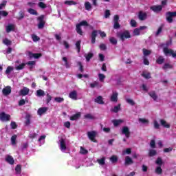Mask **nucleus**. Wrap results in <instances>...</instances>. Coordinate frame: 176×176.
I'll return each instance as SVG.
<instances>
[{
	"label": "nucleus",
	"mask_w": 176,
	"mask_h": 176,
	"mask_svg": "<svg viewBox=\"0 0 176 176\" xmlns=\"http://www.w3.org/2000/svg\"><path fill=\"white\" fill-rule=\"evenodd\" d=\"M173 43V40H169L166 42V43L161 44V47H163L166 46V47H164L163 52L164 53L165 56H168L170 54L173 57V58H175L176 57V52H174V50L173 49H168V46H171Z\"/></svg>",
	"instance_id": "f257e3e1"
},
{
	"label": "nucleus",
	"mask_w": 176,
	"mask_h": 176,
	"mask_svg": "<svg viewBox=\"0 0 176 176\" xmlns=\"http://www.w3.org/2000/svg\"><path fill=\"white\" fill-rule=\"evenodd\" d=\"M117 38H119L122 42H124L126 39H130V38H131V34H130L129 30H125L122 32L117 33Z\"/></svg>",
	"instance_id": "f03ea898"
},
{
	"label": "nucleus",
	"mask_w": 176,
	"mask_h": 176,
	"mask_svg": "<svg viewBox=\"0 0 176 176\" xmlns=\"http://www.w3.org/2000/svg\"><path fill=\"white\" fill-rule=\"evenodd\" d=\"M38 28V30H43L45 28V25L46 24V21H45V15L42 14L37 17Z\"/></svg>",
	"instance_id": "7ed1b4c3"
},
{
	"label": "nucleus",
	"mask_w": 176,
	"mask_h": 176,
	"mask_svg": "<svg viewBox=\"0 0 176 176\" xmlns=\"http://www.w3.org/2000/svg\"><path fill=\"white\" fill-rule=\"evenodd\" d=\"M87 137L90 141H92V142H97V140H96V137H97V131H88Z\"/></svg>",
	"instance_id": "20e7f679"
},
{
	"label": "nucleus",
	"mask_w": 176,
	"mask_h": 176,
	"mask_svg": "<svg viewBox=\"0 0 176 176\" xmlns=\"http://www.w3.org/2000/svg\"><path fill=\"white\" fill-rule=\"evenodd\" d=\"M173 17H176V11L175 12H167L166 13V21L168 23H173Z\"/></svg>",
	"instance_id": "39448f33"
},
{
	"label": "nucleus",
	"mask_w": 176,
	"mask_h": 176,
	"mask_svg": "<svg viewBox=\"0 0 176 176\" xmlns=\"http://www.w3.org/2000/svg\"><path fill=\"white\" fill-rule=\"evenodd\" d=\"M0 120H1V122H9L10 120V115L2 112L0 114Z\"/></svg>",
	"instance_id": "423d86ee"
},
{
	"label": "nucleus",
	"mask_w": 176,
	"mask_h": 176,
	"mask_svg": "<svg viewBox=\"0 0 176 176\" xmlns=\"http://www.w3.org/2000/svg\"><path fill=\"white\" fill-rule=\"evenodd\" d=\"M122 133L124 134L126 138H130L131 132L129 126H123Z\"/></svg>",
	"instance_id": "0eeeda50"
},
{
	"label": "nucleus",
	"mask_w": 176,
	"mask_h": 176,
	"mask_svg": "<svg viewBox=\"0 0 176 176\" xmlns=\"http://www.w3.org/2000/svg\"><path fill=\"white\" fill-rule=\"evenodd\" d=\"M138 19L140 20V21H144L148 19V14H146V12L140 11L138 14Z\"/></svg>",
	"instance_id": "6e6552de"
},
{
	"label": "nucleus",
	"mask_w": 176,
	"mask_h": 176,
	"mask_svg": "<svg viewBox=\"0 0 176 176\" xmlns=\"http://www.w3.org/2000/svg\"><path fill=\"white\" fill-rule=\"evenodd\" d=\"M150 10H153L155 13H159V12H162L163 10V6H153L150 7Z\"/></svg>",
	"instance_id": "1a4fd4ad"
},
{
	"label": "nucleus",
	"mask_w": 176,
	"mask_h": 176,
	"mask_svg": "<svg viewBox=\"0 0 176 176\" xmlns=\"http://www.w3.org/2000/svg\"><path fill=\"white\" fill-rule=\"evenodd\" d=\"M98 34V30H94L91 34V43L94 45L96 43V38H97V35Z\"/></svg>",
	"instance_id": "9d476101"
},
{
	"label": "nucleus",
	"mask_w": 176,
	"mask_h": 176,
	"mask_svg": "<svg viewBox=\"0 0 176 176\" xmlns=\"http://www.w3.org/2000/svg\"><path fill=\"white\" fill-rule=\"evenodd\" d=\"M2 93L3 96H9L12 93V87L10 86H7L3 89Z\"/></svg>",
	"instance_id": "9b49d317"
},
{
	"label": "nucleus",
	"mask_w": 176,
	"mask_h": 176,
	"mask_svg": "<svg viewBox=\"0 0 176 176\" xmlns=\"http://www.w3.org/2000/svg\"><path fill=\"white\" fill-rule=\"evenodd\" d=\"M69 97L72 100H74L75 101H76V100H78V92L76 90L71 91L69 94Z\"/></svg>",
	"instance_id": "f8f14e48"
},
{
	"label": "nucleus",
	"mask_w": 176,
	"mask_h": 176,
	"mask_svg": "<svg viewBox=\"0 0 176 176\" xmlns=\"http://www.w3.org/2000/svg\"><path fill=\"white\" fill-rule=\"evenodd\" d=\"M29 93L30 89L26 87H23V88L19 91L20 96H28Z\"/></svg>",
	"instance_id": "ddd939ff"
},
{
	"label": "nucleus",
	"mask_w": 176,
	"mask_h": 176,
	"mask_svg": "<svg viewBox=\"0 0 176 176\" xmlns=\"http://www.w3.org/2000/svg\"><path fill=\"white\" fill-rule=\"evenodd\" d=\"M48 109H49V108H47V107H40L37 111V113L40 116H42L43 115V113H46V112H47Z\"/></svg>",
	"instance_id": "4468645a"
},
{
	"label": "nucleus",
	"mask_w": 176,
	"mask_h": 176,
	"mask_svg": "<svg viewBox=\"0 0 176 176\" xmlns=\"http://www.w3.org/2000/svg\"><path fill=\"white\" fill-rule=\"evenodd\" d=\"M134 164V161H133V159H131L130 156L125 157V162H124L125 166H130L131 164Z\"/></svg>",
	"instance_id": "2eb2a0df"
},
{
	"label": "nucleus",
	"mask_w": 176,
	"mask_h": 176,
	"mask_svg": "<svg viewBox=\"0 0 176 176\" xmlns=\"http://www.w3.org/2000/svg\"><path fill=\"white\" fill-rule=\"evenodd\" d=\"M60 150L65 151L67 149V145L65 144V140L64 138H60Z\"/></svg>",
	"instance_id": "dca6fc26"
},
{
	"label": "nucleus",
	"mask_w": 176,
	"mask_h": 176,
	"mask_svg": "<svg viewBox=\"0 0 176 176\" xmlns=\"http://www.w3.org/2000/svg\"><path fill=\"white\" fill-rule=\"evenodd\" d=\"M94 101L97 104H100V105H104V104H105V102L102 100V96H99L96 98H95Z\"/></svg>",
	"instance_id": "f3484780"
},
{
	"label": "nucleus",
	"mask_w": 176,
	"mask_h": 176,
	"mask_svg": "<svg viewBox=\"0 0 176 176\" xmlns=\"http://www.w3.org/2000/svg\"><path fill=\"white\" fill-rule=\"evenodd\" d=\"M173 68H174V65L170 63H164V65L162 66V69H164V71H167V69H173Z\"/></svg>",
	"instance_id": "a211bd4d"
},
{
	"label": "nucleus",
	"mask_w": 176,
	"mask_h": 176,
	"mask_svg": "<svg viewBox=\"0 0 176 176\" xmlns=\"http://www.w3.org/2000/svg\"><path fill=\"white\" fill-rule=\"evenodd\" d=\"M14 25L13 24H10L6 27V31L8 34L9 32H12V31H14Z\"/></svg>",
	"instance_id": "6ab92c4d"
},
{
	"label": "nucleus",
	"mask_w": 176,
	"mask_h": 176,
	"mask_svg": "<svg viewBox=\"0 0 176 176\" xmlns=\"http://www.w3.org/2000/svg\"><path fill=\"white\" fill-rule=\"evenodd\" d=\"M148 96H150V97H151V98H153L154 101L157 100V95L156 94V92L155 91L149 92Z\"/></svg>",
	"instance_id": "aec40b11"
},
{
	"label": "nucleus",
	"mask_w": 176,
	"mask_h": 176,
	"mask_svg": "<svg viewBox=\"0 0 176 176\" xmlns=\"http://www.w3.org/2000/svg\"><path fill=\"white\" fill-rule=\"evenodd\" d=\"M6 161L7 163H9V164H14V160L11 155H8L6 158Z\"/></svg>",
	"instance_id": "412c9836"
},
{
	"label": "nucleus",
	"mask_w": 176,
	"mask_h": 176,
	"mask_svg": "<svg viewBox=\"0 0 176 176\" xmlns=\"http://www.w3.org/2000/svg\"><path fill=\"white\" fill-rule=\"evenodd\" d=\"M160 124L161 126H163L165 129H170V124H168L167 122L164 120H160Z\"/></svg>",
	"instance_id": "4be33fe9"
},
{
	"label": "nucleus",
	"mask_w": 176,
	"mask_h": 176,
	"mask_svg": "<svg viewBox=\"0 0 176 176\" xmlns=\"http://www.w3.org/2000/svg\"><path fill=\"white\" fill-rule=\"evenodd\" d=\"M156 63L157 64H159L160 65H162L164 63V57L162 56H160L157 59H156Z\"/></svg>",
	"instance_id": "5701e85b"
},
{
	"label": "nucleus",
	"mask_w": 176,
	"mask_h": 176,
	"mask_svg": "<svg viewBox=\"0 0 176 176\" xmlns=\"http://www.w3.org/2000/svg\"><path fill=\"white\" fill-rule=\"evenodd\" d=\"M157 155V151L155 149H150L148 151L149 157H153V156H156Z\"/></svg>",
	"instance_id": "b1692460"
},
{
	"label": "nucleus",
	"mask_w": 176,
	"mask_h": 176,
	"mask_svg": "<svg viewBox=\"0 0 176 176\" xmlns=\"http://www.w3.org/2000/svg\"><path fill=\"white\" fill-rule=\"evenodd\" d=\"M122 122H123L122 120H113L112 121V123L113 124L115 127H118V126H119L120 124H122Z\"/></svg>",
	"instance_id": "393cba45"
},
{
	"label": "nucleus",
	"mask_w": 176,
	"mask_h": 176,
	"mask_svg": "<svg viewBox=\"0 0 176 176\" xmlns=\"http://www.w3.org/2000/svg\"><path fill=\"white\" fill-rule=\"evenodd\" d=\"M36 96L37 97H43V96H45V91H43L42 89L37 90Z\"/></svg>",
	"instance_id": "a878e982"
},
{
	"label": "nucleus",
	"mask_w": 176,
	"mask_h": 176,
	"mask_svg": "<svg viewBox=\"0 0 176 176\" xmlns=\"http://www.w3.org/2000/svg\"><path fill=\"white\" fill-rule=\"evenodd\" d=\"M28 13H30V14H33L34 16H38V11L34 8H29L28 10Z\"/></svg>",
	"instance_id": "bb28decb"
},
{
	"label": "nucleus",
	"mask_w": 176,
	"mask_h": 176,
	"mask_svg": "<svg viewBox=\"0 0 176 176\" xmlns=\"http://www.w3.org/2000/svg\"><path fill=\"white\" fill-rule=\"evenodd\" d=\"M80 118V113H77L70 117V120H78Z\"/></svg>",
	"instance_id": "cd10ccee"
},
{
	"label": "nucleus",
	"mask_w": 176,
	"mask_h": 176,
	"mask_svg": "<svg viewBox=\"0 0 176 176\" xmlns=\"http://www.w3.org/2000/svg\"><path fill=\"white\" fill-rule=\"evenodd\" d=\"M111 101L118 102V93H113L111 97Z\"/></svg>",
	"instance_id": "c85d7f7f"
},
{
	"label": "nucleus",
	"mask_w": 176,
	"mask_h": 176,
	"mask_svg": "<svg viewBox=\"0 0 176 176\" xmlns=\"http://www.w3.org/2000/svg\"><path fill=\"white\" fill-rule=\"evenodd\" d=\"M80 43H82L81 40H78L76 42V49L78 52V53H80Z\"/></svg>",
	"instance_id": "c756f323"
},
{
	"label": "nucleus",
	"mask_w": 176,
	"mask_h": 176,
	"mask_svg": "<svg viewBox=\"0 0 176 176\" xmlns=\"http://www.w3.org/2000/svg\"><path fill=\"white\" fill-rule=\"evenodd\" d=\"M76 30L77 34H78L79 35H83V31L82 30V28H80L78 24H77L76 26Z\"/></svg>",
	"instance_id": "7c9ffc66"
},
{
	"label": "nucleus",
	"mask_w": 176,
	"mask_h": 176,
	"mask_svg": "<svg viewBox=\"0 0 176 176\" xmlns=\"http://www.w3.org/2000/svg\"><path fill=\"white\" fill-rule=\"evenodd\" d=\"M85 10H88V12H90V10H91V8H92L90 2H89V1L85 2Z\"/></svg>",
	"instance_id": "2f4dec72"
},
{
	"label": "nucleus",
	"mask_w": 176,
	"mask_h": 176,
	"mask_svg": "<svg viewBox=\"0 0 176 176\" xmlns=\"http://www.w3.org/2000/svg\"><path fill=\"white\" fill-rule=\"evenodd\" d=\"M96 162L100 166H104V164H105V157H102L101 159H98Z\"/></svg>",
	"instance_id": "473e14b6"
},
{
	"label": "nucleus",
	"mask_w": 176,
	"mask_h": 176,
	"mask_svg": "<svg viewBox=\"0 0 176 176\" xmlns=\"http://www.w3.org/2000/svg\"><path fill=\"white\" fill-rule=\"evenodd\" d=\"M119 111H120V104L115 106L113 109H111V111L113 112L114 113H118Z\"/></svg>",
	"instance_id": "72a5a7b5"
},
{
	"label": "nucleus",
	"mask_w": 176,
	"mask_h": 176,
	"mask_svg": "<svg viewBox=\"0 0 176 176\" xmlns=\"http://www.w3.org/2000/svg\"><path fill=\"white\" fill-rule=\"evenodd\" d=\"M30 57H34V58H39L42 57V54H41V53H36V54L30 53Z\"/></svg>",
	"instance_id": "f704fd0d"
},
{
	"label": "nucleus",
	"mask_w": 176,
	"mask_h": 176,
	"mask_svg": "<svg viewBox=\"0 0 176 176\" xmlns=\"http://www.w3.org/2000/svg\"><path fill=\"white\" fill-rule=\"evenodd\" d=\"M93 57H94V54L91 52L88 53L87 55L85 56L86 61H90V59L93 58Z\"/></svg>",
	"instance_id": "c9c22d12"
},
{
	"label": "nucleus",
	"mask_w": 176,
	"mask_h": 176,
	"mask_svg": "<svg viewBox=\"0 0 176 176\" xmlns=\"http://www.w3.org/2000/svg\"><path fill=\"white\" fill-rule=\"evenodd\" d=\"M155 164H157V166H160L163 165V160L162 157H158L155 161Z\"/></svg>",
	"instance_id": "e433bc0d"
},
{
	"label": "nucleus",
	"mask_w": 176,
	"mask_h": 176,
	"mask_svg": "<svg viewBox=\"0 0 176 176\" xmlns=\"http://www.w3.org/2000/svg\"><path fill=\"white\" fill-rule=\"evenodd\" d=\"M155 174H157L158 175L163 174V169H162L161 166H157L155 168Z\"/></svg>",
	"instance_id": "4c0bfd02"
},
{
	"label": "nucleus",
	"mask_w": 176,
	"mask_h": 176,
	"mask_svg": "<svg viewBox=\"0 0 176 176\" xmlns=\"http://www.w3.org/2000/svg\"><path fill=\"white\" fill-rule=\"evenodd\" d=\"M3 43L6 45V46H10V45H12V41L9 40L8 38H4L3 40Z\"/></svg>",
	"instance_id": "58836bf2"
},
{
	"label": "nucleus",
	"mask_w": 176,
	"mask_h": 176,
	"mask_svg": "<svg viewBox=\"0 0 176 176\" xmlns=\"http://www.w3.org/2000/svg\"><path fill=\"white\" fill-rule=\"evenodd\" d=\"M80 153H81V155H87V153H89V151L86 150L85 147L80 146Z\"/></svg>",
	"instance_id": "ea45409f"
},
{
	"label": "nucleus",
	"mask_w": 176,
	"mask_h": 176,
	"mask_svg": "<svg viewBox=\"0 0 176 176\" xmlns=\"http://www.w3.org/2000/svg\"><path fill=\"white\" fill-rule=\"evenodd\" d=\"M31 124V116L30 114L26 116L25 125L29 126Z\"/></svg>",
	"instance_id": "a19ab883"
},
{
	"label": "nucleus",
	"mask_w": 176,
	"mask_h": 176,
	"mask_svg": "<svg viewBox=\"0 0 176 176\" xmlns=\"http://www.w3.org/2000/svg\"><path fill=\"white\" fill-rule=\"evenodd\" d=\"M126 102L128 104H129V105H131L132 107H134V105H135V102H134V100H133V99L126 98Z\"/></svg>",
	"instance_id": "79ce46f5"
},
{
	"label": "nucleus",
	"mask_w": 176,
	"mask_h": 176,
	"mask_svg": "<svg viewBox=\"0 0 176 176\" xmlns=\"http://www.w3.org/2000/svg\"><path fill=\"white\" fill-rule=\"evenodd\" d=\"M65 5H67L68 6H72V5H76V2L74 1H65Z\"/></svg>",
	"instance_id": "37998d69"
},
{
	"label": "nucleus",
	"mask_w": 176,
	"mask_h": 176,
	"mask_svg": "<svg viewBox=\"0 0 176 176\" xmlns=\"http://www.w3.org/2000/svg\"><path fill=\"white\" fill-rule=\"evenodd\" d=\"M109 42L112 45H117L118 44V40L115 37H111L109 38Z\"/></svg>",
	"instance_id": "c03bdc74"
},
{
	"label": "nucleus",
	"mask_w": 176,
	"mask_h": 176,
	"mask_svg": "<svg viewBox=\"0 0 176 176\" xmlns=\"http://www.w3.org/2000/svg\"><path fill=\"white\" fill-rule=\"evenodd\" d=\"M85 119H89V120H94L95 118L93 115L88 113L84 116Z\"/></svg>",
	"instance_id": "a18cd8bd"
},
{
	"label": "nucleus",
	"mask_w": 176,
	"mask_h": 176,
	"mask_svg": "<svg viewBox=\"0 0 176 176\" xmlns=\"http://www.w3.org/2000/svg\"><path fill=\"white\" fill-rule=\"evenodd\" d=\"M24 12L23 11H19V16H17L18 20H23V19H24Z\"/></svg>",
	"instance_id": "49530a36"
},
{
	"label": "nucleus",
	"mask_w": 176,
	"mask_h": 176,
	"mask_svg": "<svg viewBox=\"0 0 176 176\" xmlns=\"http://www.w3.org/2000/svg\"><path fill=\"white\" fill-rule=\"evenodd\" d=\"M144 56H149L152 53V52L149 50H146L145 48H143L142 50Z\"/></svg>",
	"instance_id": "de8ad7c7"
},
{
	"label": "nucleus",
	"mask_w": 176,
	"mask_h": 176,
	"mask_svg": "<svg viewBox=\"0 0 176 176\" xmlns=\"http://www.w3.org/2000/svg\"><path fill=\"white\" fill-rule=\"evenodd\" d=\"M17 138L16 135H14L11 137V144L12 145H16V139Z\"/></svg>",
	"instance_id": "09e8293b"
},
{
	"label": "nucleus",
	"mask_w": 176,
	"mask_h": 176,
	"mask_svg": "<svg viewBox=\"0 0 176 176\" xmlns=\"http://www.w3.org/2000/svg\"><path fill=\"white\" fill-rule=\"evenodd\" d=\"M32 39L33 42H38V41H41V38H39V36H38L35 34L32 35Z\"/></svg>",
	"instance_id": "8fccbe9b"
},
{
	"label": "nucleus",
	"mask_w": 176,
	"mask_h": 176,
	"mask_svg": "<svg viewBox=\"0 0 176 176\" xmlns=\"http://www.w3.org/2000/svg\"><path fill=\"white\" fill-rule=\"evenodd\" d=\"M162 31H163V25H161L155 33L156 36H158V35H160V34H162Z\"/></svg>",
	"instance_id": "3c124183"
},
{
	"label": "nucleus",
	"mask_w": 176,
	"mask_h": 176,
	"mask_svg": "<svg viewBox=\"0 0 176 176\" xmlns=\"http://www.w3.org/2000/svg\"><path fill=\"white\" fill-rule=\"evenodd\" d=\"M122 155H131V149L130 148H126L122 151Z\"/></svg>",
	"instance_id": "603ef678"
},
{
	"label": "nucleus",
	"mask_w": 176,
	"mask_h": 176,
	"mask_svg": "<svg viewBox=\"0 0 176 176\" xmlns=\"http://www.w3.org/2000/svg\"><path fill=\"white\" fill-rule=\"evenodd\" d=\"M14 68L12 66H8L6 70V74L9 75L12 71H13Z\"/></svg>",
	"instance_id": "864d4df0"
},
{
	"label": "nucleus",
	"mask_w": 176,
	"mask_h": 176,
	"mask_svg": "<svg viewBox=\"0 0 176 176\" xmlns=\"http://www.w3.org/2000/svg\"><path fill=\"white\" fill-rule=\"evenodd\" d=\"M110 160H111V163H116L118 162V156L112 155L110 157Z\"/></svg>",
	"instance_id": "5fc2aeb1"
},
{
	"label": "nucleus",
	"mask_w": 176,
	"mask_h": 176,
	"mask_svg": "<svg viewBox=\"0 0 176 176\" xmlns=\"http://www.w3.org/2000/svg\"><path fill=\"white\" fill-rule=\"evenodd\" d=\"M78 25H80V27L82 26H85V27H88L89 23L86 21H82L81 22H80L79 23H78Z\"/></svg>",
	"instance_id": "6e6d98bb"
},
{
	"label": "nucleus",
	"mask_w": 176,
	"mask_h": 176,
	"mask_svg": "<svg viewBox=\"0 0 176 176\" xmlns=\"http://www.w3.org/2000/svg\"><path fill=\"white\" fill-rule=\"evenodd\" d=\"M15 171L16 174H21V165H17L15 168Z\"/></svg>",
	"instance_id": "4d7b16f0"
},
{
	"label": "nucleus",
	"mask_w": 176,
	"mask_h": 176,
	"mask_svg": "<svg viewBox=\"0 0 176 176\" xmlns=\"http://www.w3.org/2000/svg\"><path fill=\"white\" fill-rule=\"evenodd\" d=\"M63 61L65 62V65L66 68H69L70 66H69V63H68V58H67V57H63Z\"/></svg>",
	"instance_id": "13d9d810"
},
{
	"label": "nucleus",
	"mask_w": 176,
	"mask_h": 176,
	"mask_svg": "<svg viewBox=\"0 0 176 176\" xmlns=\"http://www.w3.org/2000/svg\"><path fill=\"white\" fill-rule=\"evenodd\" d=\"M24 67H25V63H22L19 65H18L16 67V69L17 71H20L21 69H24Z\"/></svg>",
	"instance_id": "bf43d9fd"
},
{
	"label": "nucleus",
	"mask_w": 176,
	"mask_h": 176,
	"mask_svg": "<svg viewBox=\"0 0 176 176\" xmlns=\"http://www.w3.org/2000/svg\"><path fill=\"white\" fill-rule=\"evenodd\" d=\"M10 126L12 130H16L17 129V124H16V122H11Z\"/></svg>",
	"instance_id": "052dcab7"
},
{
	"label": "nucleus",
	"mask_w": 176,
	"mask_h": 176,
	"mask_svg": "<svg viewBox=\"0 0 176 176\" xmlns=\"http://www.w3.org/2000/svg\"><path fill=\"white\" fill-rule=\"evenodd\" d=\"M150 146L151 148H153V149H155V148H156V141H155V140H152L150 142Z\"/></svg>",
	"instance_id": "680f3d73"
},
{
	"label": "nucleus",
	"mask_w": 176,
	"mask_h": 176,
	"mask_svg": "<svg viewBox=\"0 0 176 176\" xmlns=\"http://www.w3.org/2000/svg\"><path fill=\"white\" fill-rule=\"evenodd\" d=\"M142 76H143V78H145V79H151V73H142Z\"/></svg>",
	"instance_id": "e2e57ef3"
},
{
	"label": "nucleus",
	"mask_w": 176,
	"mask_h": 176,
	"mask_svg": "<svg viewBox=\"0 0 176 176\" xmlns=\"http://www.w3.org/2000/svg\"><path fill=\"white\" fill-rule=\"evenodd\" d=\"M113 28L114 30H119V28H120V24L119 22H114Z\"/></svg>",
	"instance_id": "0e129e2a"
},
{
	"label": "nucleus",
	"mask_w": 176,
	"mask_h": 176,
	"mask_svg": "<svg viewBox=\"0 0 176 176\" xmlns=\"http://www.w3.org/2000/svg\"><path fill=\"white\" fill-rule=\"evenodd\" d=\"M55 101L56 102H63L64 101V98H61V97H56L54 98Z\"/></svg>",
	"instance_id": "69168bd1"
},
{
	"label": "nucleus",
	"mask_w": 176,
	"mask_h": 176,
	"mask_svg": "<svg viewBox=\"0 0 176 176\" xmlns=\"http://www.w3.org/2000/svg\"><path fill=\"white\" fill-rule=\"evenodd\" d=\"M38 6L41 8V9H46L47 6L45 4V3L43 2H39L38 3Z\"/></svg>",
	"instance_id": "338daca9"
},
{
	"label": "nucleus",
	"mask_w": 176,
	"mask_h": 176,
	"mask_svg": "<svg viewBox=\"0 0 176 176\" xmlns=\"http://www.w3.org/2000/svg\"><path fill=\"white\" fill-rule=\"evenodd\" d=\"M140 32H141V31L139 30V28H135V29H134V30H133V34H134V35H136V36H138V35H140Z\"/></svg>",
	"instance_id": "774afa93"
}]
</instances>
